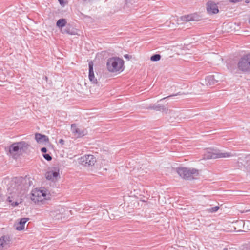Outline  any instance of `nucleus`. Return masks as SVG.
I'll return each instance as SVG.
<instances>
[{
    "instance_id": "4be33fe9",
    "label": "nucleus",
    "mask_w": 250,
    "mask_h": 250,
    "mask_svg": "<svg viewBox=\"0 0 250 250\" xmlns=\"http://www.w3.org/2000/svg\"><path fill=\"white\" fill-rule=\"evenodd\" d=\"M219 206H215V207H212L210 208H209V211L210 212H215L219 209Z\"/></svg>"
},
{
    "instance_id": "7ed1b4c3",
    "label": "nucleus",
    "mask_w": 250,
    "mask_h": 250,
    "mask_svg": "<svg viewBox=\"0 0 250 250\" xmlns=\"http://www.w3.org/2000/svg\"><path fill=\"white\" fill-rule=\"evenodd\" d=\"M124 64V60L119 57L110 58L106 63L107 68L111 72L122 71Z\"/></svg>"
},
{
    "instance_id": "c756f323",
    "label": "nucleus",
    "mask_w": 250,
    "mask_h": 250,
    "mask_svg": "<svg viewBox=\"0 0 250 250\" xmlns=\"http://www.w3.org/2000/svg\"><path fill=\"white\" fill-rule=\"evenodd\" d=\"M43 79H44L46 81H47V80H48V78H47V76H44V77H43Z\"/></svg>"
},
{
    "instance_id": "2f4dec72",
    "label": "nucleus",
    "mask_w": 250,
    "mask_h": 250,
    "mask_svg": "<svg viewBox=\"0 0 250 250\" xmlns=\"http://www.w3.org/2000/svg\"><path fill=\"white\" fill-rule=\"evenodd\" d=\"M245 2H247V3H249V1L248 0H246Z\"/></svg>"
},
{
    "instance_id": "a878e982",
    "label": "nucleus",
    "mask_w": 250,
    "mask_h": 250,
    "mask_svg": "<svg viewBox=\"0 0 250 250\" xmlns=\"http://www.w3.org/2000/svg\"><path fill=\"white\" fill-rule=\"evenodd\" d=\"M59 143L62 145H63L64 144V141L62 139H61L59 140Z\"/></svg>"
},
{
    "instance_id": "a211bd4d",
    "label": "nucleus",
    "mask_w": 250,
    "mask_h": 250,
    "mask_svg": "<svg viewBox=\"0 0 250 250\" xmlns=\"http://www.w3.org/2000/svg\"><path fill=\"white\" fill-rule=\"evenodd\" d=\"M181 20L185 21H194V19L192 15H188L182 16Z\"/></svg>"
},
{
    "instance_id": "4468645a",
    "label": "nucleus",
    "mask_w": 250,
    "mask_h": 250,
    "mask_svg": "<svg viewBox=\"0 0 250 250\" xmlns=\"http://www.w3.org/2000/svg\"><path fill=\"white\" fill-rule=\"evenodd\" d=\"M35 139L39 143L49 142V138L47 136L40 133H36L35 134Z\"/></svg>"
},
{
    "instance_id": "cd10ccee",
    "label": "nucleus",
    "mask_w": 250,
    "mask_h": 250,
    "mask_svg": "<svg viewBox=\"0 0 250 250\" xmlns=\"http://www.w3.org/2000/svg\"><path fill=\"white\" fill-rule=\"evenodd\" d=\"M124 57L125 59H129L130 58V56L128 55V54H125V55H124Z\"/></svg>"
},
{
    "instance_id": "72a5a7b5",
    "label": "nucleus",
    "mask_w": 250,
    "mask_h": 250,
    "mask_svg": "<svg viewBox=\"0 0 250 250\" xmlns=\"http://www.w3.org/2000/svg\"><path fill=\"white\" fill-rule=\"evenodd\" d=\"M248 211H250V210H247L246 212H248Z\"/></svg>"
},
{
    "instance_id": "ddd939ff",
    "label": "nucleus",
    "mask_w": 250,
    "mask_h": 250,
    "mask_svg": "<svg viewBox=\"0 0 250 250\" xmlns=\"http://www.w3.org/2000/svg\"><path fill=\"white\" fill-rule=\"evenodd\" d=\"M89 66V75L88 77L90 81L93 83H97V80L95 78L94 71H93V63L92 61L88 63Z\"/></svg>"
},
{
    "instance_id": "6e6552de",
    "label": "nucleus",
    "mask_w": 250,
    "mask_h": 250,
    "mask_svg": "<svg viewBox=\"0 0 250 250\" xmlns=\"http://www.w3.org/2000/svg\"><path fill=\"white\" fill-rule=\"evenodd\" d=\"M12 242L11 237L8 235H3L0 238V250H3L9 248Z\"/></svg>"
},
{
    "instance_id": "f257e3e1",
    "label": "nucleus",
    "mask_w": 250,
    "mask_h": 250,
    "mask_svg": "<svg viewBox=\"0 0 250 250\" xmlns=\"http://www.w3.org/2000/svg\"><path fill=\"white\" fill-rule=\"evenodd\" d=\"M24 178L15 177L7 185V201L13 207L19 205L18 198L22 194Z\"/></svg>"
},
{
    "instance_id": "b1692460",
    "label": "nucleus",
    "mask_w": 250,
    "mask_h": 250,
    "mask_svg": "<svg viewBox=\"0 0 250 250\" xmlns=\"http://www.w3.org/2000/svg\"><path fill=\"white\" fill-rule=\"evenodd\" d=\"M180 94H180V92H178V93H176V94H172V95H171L168 96H167V97H164V98H162V99H161V100H160V101H162V100H164V99H167V98H169V97H173V96H175L179 95H180Z\"/></svg>"
},
{
    "instance_id": "1a4fd4ad",
    "label": "nucleus",
    "mask_w": 250,
    "mask_h": 250,
    "mask_svg": "<svg viewBox=\"0 0 250 250\" xmlns=\"http://www.w3.org/2000/svg\"><path fill=\"white\" fill-rule=\"evenodd\" d=\"M71 130L74 136L76 138H81L87 134V131L85 129H80L75 124L71 125Z\"/></svg>"
},
{
    "instance_id": "393cba45",
    "label": "nucleus",
    "mask_w": 250,
    "mask_h": 250,
    "mask_svg": "<svg viewBox=\"0 0 250 250\" xmlns=\"http://www.w3.org/2000/svg\"><path fill=\"white\" fill-rule=\"evenodd\" d=\"M243 250H250V243L246 245L243 248Z\"/></svg>"
},
{
    "instance_id": "f8f14e48",
    "label": "nucleus",
    "mask_w": 250,
    "mask_h": 250,
    "mask_svg": "<svg viewBox=\"0 0 250 250\" xmlns=\"http://www.w3.org/2000/svg\"><path fill=\"white\" fill-rule=\"evenodd\" d=\"M207 10L208 14H217L219 12L218 6L212 1H209L207 3Z\"/></svg>"
},
{
    "instance_id": "473e14b6",
    "label": "nucleus",
    "mask_w": 250,
    "mask_h": 250,
    "mask_svg": "<svg viewBox=\"0 0 250 250\" xmlns=\"http://www.w3.org/2000/svg\"><path fill=\"white\" fill-rule=\"evenodd\" d=\"M84 1H90V0H83Z\"/></svg>"
},
{
    "instance_id": "dca6fc26",
    "label": "nucleus",
    "mask_w": 250,
    "mask_h": 250,
    "mask_svg": "<svg viewBox=\"0 0 250 250\" xmlns=\"http://www.w3.org/2000/svg\"><path fill=\"white\" fill-rule=\"evenodd\" d=\"M29 220L28 218H23L20 219L18 224L16 226V229L17 230H22L24 229L25 224Z\"/></svg>"
},
{
    "instance_id": "9b49d317",
    "label": "nucleus",
    "mask_w": 250,
    "mask_h": 250,
    "mask_svg": "<svg viewBox=\"0 0 250 250\" xmlns=\"http://www.w3.org/2000/svg\"><path fill=\"white\" fill-rule=\"evenodd\" d=\"M60 177L59 169L55 168L54 170H51L46 172L45 177L47 179L54 181Z\"/></svg>"
},
{
    "instance_id": "5701e85b",
    "label": "nucleus",
    "mask_w": 250,
    "mask_h": 250,
    "mask_svg": "<svg viewBox=\"0 0 250 250\" xmlns=\"http://www.w3.org/2000/svg\"><path fill=\"white\" fill-rule=\"evenodd\" d=\"M43 157L48 161H51L52 160V157L49 154H43Z\"/></svg>"
},
{
    "instance_id": "f03ea898",
    "label": "nucleus",
    "mask_w": 250,
    "mask_h": 250,
    "mask_svg": "<svg viewBox=\"0 0 250 250\" xmlns=\"http://www.w3.org/2000/svg\"><path fill=\"white\" fill-rule=\"evenodd\" d=\"M28 146V144L24 141L14 143L9 146V153L13 158L17 159L27 149Z\"/></svg>"
},
{
    "instance_id": "9d476101",
    "label": "nucleus",
    "mask_w": 250,
    "mask_h": 250,
    "mask_svg": "<svg viewBox=\"0 0 250 250\" xmlns=\"http://www.w3.org/2000/svg\"><path fill=\"white\" fill-rule=\"evenodd\" d=\"M238 68L243 72H249L250 71V68L248 63V59H247L246 55L242 57L239 60L238 63Z\"/></svg>"
},
{
    "instance_id": "2eb2a0df",
    "label": "nucleus",
    "mask_w": 250,
    "mask_h": 250,
    "mask_svg": "<svg viewBox=\"0 0 250 250\" xmlns=\"http://www.w3.org/2000/svg\"><path fill=\"white\" fill-rule=\"evenodd\" d=\"M216 76L215 75H209L205 78L206 84L208 85H212L218 82V80L215 79Z\"/></svg>"
},
{
    "instance_id": "412c9836",
    "label": "nucleus",
    "mask_w": 250,
    "mask_h": 250,
    "mask_svg": "<svg viewBox=\"0 0 250 250\" xmlns=\"http://www.w3.org/2000/svg\"><path fill=\"white\" fill-rule=\"evenodd\" d=\"M62 32L63 33H67V34H71V35L74 34V32H72V31H71L70 28L68 27H66L65 29H64L62 30Z\"/></svg>"
},
{
    "instance_id": "c85d7f7f",
    "label": "nucleus",
    "mask_w": 250,
    "mask_h": 250,
    "mask_svg": "<svg viewBox=\"0 0 250 250\" xmlns=\"http://www.w3.org/2000/svg\"><path fill=\"white\" fill-rule=\"evenodd\" d=\"M59 2L62 5H64V1L63 0H58Z\"/></svg>"
},
{
    "instance_id": "6ab92c4d",
    "label": "nucleus",
    "mask_w": 250,
    "mask_h": 250,
    "mask_svg": "<svg viewBox=\"0 0 250 250\" xmlns=\"http://www.w3.org/2000/svg\"><path fill=\"white\" fill-rule=\"evenodd\" d=\"M164 108V106H162V105H161L160 104L154 105H152V106H150L148 108V109L155 110H157V111H160L161 110L163 109Z\"/></svg>"
},
{
    "instance_id": "7c9ffc66",
    "label": "nucleus",
    "mask_w": 250,
    "mask_h": 250,
    "mask_svg": "<svg viewBox=\"0 0 250 250\" xmlns=\"http://www.w3.org/2000/svg\"><path fill=\"white\" fill-rule=\"evenodd\" d=\"M223 250H229L228 248H224Z\"/></svg>"
},
{
    "instance_id": "f3484780",
    "label": "nucleus",
    "mask_w": 250,
    "mask_h": 250,
    "mask_svg": "<svg viewBox=\"0 0 250 250\" xmlns=\"http://www.w3.org/2000/svg\"><path fill=\"white\" fill-rule=\"evenodd\" d=\"M67 21L65 19H60L58 20L56 23V25L58 28H62L66 24Z\"/></svg>"
},
{
    "instance_id": "39448f33",
    "label": "nucleus",
    "mask_w": 250,
    "mask_h": 250,
    "mask_svg": "<svg viewBox=\"0 0 250 250\" xmlns=\"http://www.w3.org/2000/svg\"><path fill=\"white\" fill-rule=\"evenodd\" d=\"M49 195L45 190H33L31 193V199L35 203L39 204L44 200L48 199Z\"/></svg>"
},
{
    "instance_id": "aec40b11",
    "label": "nucleus",
    "mask_w": 250,
    "mask_h": 250,
    "mask_svg": "<svg viewBox=\"0 0 250 250\" xmlns=\"http://www.w3.org/2000/svg\"><path fill=\"white\" fill-rule=\"evenodd\" d=\"M161 56L160 54H154L150 57V60L153 62H157L161 59Z\"/></svg>"
},
{
    "instance_id": "0eeeda50",
    "label": "nucleus",
    "mask_w": 250,
    "mask_h": 250,
    "mask_svg": "<svg viewBox=\"0 0 250 250\" xmlns=\"http://www.w3.org/2000/svg\"><path fill=\"white\" fill-rule=\"evenodd\" d=\"M79 162L82 165L89 167L95 164L96 159L92 155H85L79 159Z\"/></svg>"
},
{
    "instance_id": "423d86ee",
    "label": "nucleus",
    "mask_w": 250,
    "mask_h": 250,
    "mask_svg": "<svg viewBox=\"0 0 250 250\" xmlns=\"http://www.w3.org/2000/svg\"><path fill=\"white\" fill-rule=\"evenodd\" d=\"M230 153H221L219 150L208 149L204 154V158L207 159L226 158L231 156Z\"/></svg>"
},
{
    "instance_id": "bb28decb",
    "label": "nucleus",
    "mask_w": 250,
    "mask_h": 250,
    "mask_svg": "<svg viewBox=\"0 0 250 250\" xmlns=\"http://www.w3.org/2000/svg\"><path fill=\"white\" fill-rule=\"evenodd\" d=\"M41 151L42 153H46L47 152V149L45 147H42L41 148Z\"/></svg>"
},
{
    "instance_id": "20e7f679",
    "label": "nucleus",
    "mask_w": 250,
    "mask_h": 250,
    "mask_svg": "<svg viewBox=\"0 0 250 250\" xmlns=\"http://www.w3.org/2000/svg\"><path fill=\"white\" fill-rule=\"evenodd\" d=\"M176 171L180 176L185 179H193L199 174L198 170L193 168L179 167L176 168Z\"/></svg>"
}]
</instances>
